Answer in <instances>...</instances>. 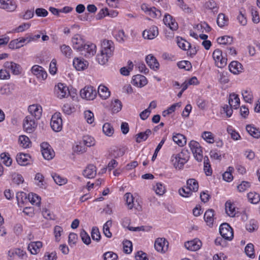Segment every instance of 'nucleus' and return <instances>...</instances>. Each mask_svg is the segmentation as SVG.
<instances>
[{
	"label": "nucleus",
	"mask_w": 260,
	"mask_h": 260,
	"mask_svg": "<svg viewBox=\"0 0 260 260\" xmlns=\"http://www.w3.org/2000/svg\"><path fill=\"white\" fill-rule=\"evenodd\" d=\"M177 66L179 68L183 69L186 71H189L192 67L191 63L186 60L179 61L177 63Z\"/></svg>",
	"instance_id": "nucleus-55"
},
{
	"label": "nucleus",
	"mask_w": 260,
	"mask_h": 260,
	"mask_svg": "<svg viewBox=\"0 0 260 260\" xmlns=\"http://www.w3.org/2000/svg\"><path fill=\"white\" fill-rule=\"evenodd\" d=\"M82 98L87 100H93L96 95V91L92 86H86L80 92Z\"/></svg>",
	"instance_id": "nucleus-6"
},
{
	"label": "nucleus",
	"mask_w": 260,
	"mask_h": 260,
	"mask_svg": "<svg viewBox=\"0 0 260 260\" xmlns=\"http://www.w3.org/2000/svg\"><path fill=\"white\" fill-rule=\"evenodd\" d=\"M184 246L186 249L190 251H197L200 249L202 246L201 241L197 239L187 241L185 243Z\"/></svg>",
	"instance_id": "nucleus-17"
},
{
	"label": "nucleus",
	"mask_w": 260,
	"mask_h": 260,
	"mask_svg": "<svg viewBox=\"0 0 260 260\" xmlns=\"http://www.w3.org/2000/svg\"><path fill=\"white\" fill-rule=\"evenodd\" d=\"M158 34L157 27L155 26H152L149 29L143 31V37L144 39L151 40L157 36Z\"/></svg>",
	"instance_id": "nucleus-16"
},
{
	"label": "nucleus",
	"mask_w": 260,
	"mask_h": 260,
	"mask_svg": "<svg viewBox=\"0 0 260 260\" xmlns=\"http://www.w3.org/2000/svg\"><path fill=\"white\" fill-rule=\"evenodd\" d=\"M112 225V221H107L103 226V232L105 236L108 238H111L112 237V233L109 230V226Z\"/></svg>",
	"instance_id": "nucleus-51"
},
{
	"label": "nucleus",
	"mask_w": 260,
	"mask_h": 260,
	"mask_svg": "<svg viewBox=\"0 0 260 260\" xmlns=\"http://www.w3.org/2000/svg\"><path fill=\"white\" fill-rule=\"evenodd\" d=\"M5 67L11 71L12 73L14 75H18L21 73V66L13 62H6L5 63Z\"/></svg>",
	"instance_id": "nucleus-24"
},
{
	"label": "nucleus",
	"mask_w": 260,
	"mask_h": 260,
	"mask_svg": "<svg viewBox=\"0 0 260 260\" xmlns=\"http://www.w3.org/2000/svg\"><path fill=\"white\" fill-rule=\"evenodd\" d=\"M163 20L165 25L168 26L172 30H175L178 28V23L170 15L165 14Z\"/></svg>",
	"instance_id": "nucleus-21"
},
{
	"label": "nucleus",
	"mask_w": 260,
	"mask_h": 260,
	"mask_svg": "<svg viewBox=\"0 0 260 260\" xmlns=\"http://www.w3.org/2000/svg\"><path fill=\"white\" fill-rule=\"evenodd\" d=\"M42 154L44 158L47 160H50L54 156V152L51 148L42 150Z\"/></svg>",
	"instance_id": "nucleus-47"
},
{
	"label": "nucleus",
	"mask_w": 260,
	"mask_h": 260,
	"mask_svg": "<svg viewBox=\"0 0 260 260\" xmlns=\"http://www.w3.org/2000/svg\"><path fill=\"white\" fill-rule=\"evenodd\" d=\"M32 73L37 76L38 78L45 80L47 77V73L43 70V68L39 66H34L31 68Z\"/></svg>",
	"instance_id": "nucleus-20"
},
{
	"label": "nucleus",
	"mask_w": 260,
	"mask_h": 260,
	"mask_svg": "<svg viewBox=\"0 0 260 260\" xmlns=\"http://www.w3.org/2000/svg\"><path fill=\"white\" fill-rule=\"evenodd\" d=\"M246 230L250 232H252L258 229L257 222L255 220H250L248 223L246 224Z\"/></svg>",
	"instance_id": "nucleus-46"
},
{
	"label": "nucleus",
	"mask_w": 260,
	"mask_h": 260,
	"mask_svg": "<svg viewBox=\"0 0 260 260\" xmlns=\"http://www.w3.org/2000/svg\"><path fill=\"white\" fill-rule=\"evenodd\" d=\"M234 171V168L229 167L226 171H225L222 175V178L226 182H231L233 179V176L232 172Z\"/></svg>",
	"instance_id": "nucleus-38"
},
{
	"label": "nucleus",
	"mask_w": 260,
	"mask_h": 260,
	"mask_svg": "<svg viewBox=\"0 0 260 260\" xmlns=\"http://www.w3.org/2000/svg\"><path fill=\"white\" fill-rule=\"evenodd\" d=\"M37 126L35 119L32 116H26L23 120V126L24 129L27 133L34 132Z\"/></svg>",
	"instance_id": "nucleus-7"
},
{
	"label": "nucleus",
	"mask_w": 260,
	"mask_h": 260,
	"mask_svg": "<svg viewBox=\"0 0 260 260\" xmlns=\"http://www.w3.org/2000/svg\"><path fill=\"white\" fill-rule=\"evenodd\" d=\"M245 251L249 257L253 258L254 257V245L252 243H249L246 246Z\"/></svg>",
	"instance_id": "nucleus-50"
},
{
	"label": "nucleus",
	"mask_w": 260,
	"mask_h": 260,
	"mask_svg": "<svg viewBox=\"0 0 260 260\" xmlns=\"http://www.w3.org/2000/svg\"><path fill=\"white\" fill-rule=\"evenodd\" d=\"M233 41V38L232 37L228 36H222L217 39V42L220 44H231Z\"/></svg>",
	"instance_id": "nucleus-44"
},
{
	"label": "nucleus",
	"mask_w": 260,
	"mask_h": 260,
	"mask_svg": "<svg viewBox=\"0 0 260 260\" xmlns=\"http://www.w3.org/2000/svg\"><path fill=\"white\" fill-rule=\"evenodd\" d=\"M249 201L252 204H257L260 201V196L256 192H249L247 194Z\"/></svg>",
	"instance_id": "nucleus-43"
},
{
	"label": "nucleus",
	"mask_w": 260,
	"mask_h": 260,
	"mask_svg": "<svg viewBox=\"0 0 260 260\" xmlns=\"http://www.w3.org/2000/svg\"><path fill=\"white\" fill-rule=\"evenodd\" d=\"M187 160L188 156H185V152L183 151L178 154L173 155L171 157L172 164L176 169H181Z\"/></svg>",
	"instance_id": "nucleus-1"
},
{
	"label": "nucleus",
	"mask_w": 260,
	"mask_h": 260,
	"mask_svg": "<svg viewBox=\"0 0 260 260\" xmlns=\"http://www.w3.org/2000/svg\"><path fill=\"white\" fill-rule=\"evenodd\" d=\"M205 6L206 8L212 10L214 13L218 11L217 4L214 0H209L206 3Z\"/></svg>",
	"instance_id": "nucleus-56"
},
{
	"label": "nucleus",
	"mask_w": 260,
	"mask_h": 260,
	"mask_svg": "<svg viewBox=\"0 0 260 260\" xmlns=\"http://www.w3.org/2000/svg\"><path fill=\"white\" fill-rule=\"evenodd\" d=\"M168 247V242L165 238H157L154 243V247L155 249L161 252H165Z\"/></svg>",
	"instance_id": "nucleus-12"
},
{
	"label": "nucleus",
	"mask_w": 260,
	"mask_h": 260,
	"mask_svg": "<svg viewBox=\"0 0 260 260\" xmlns=\"http://www.w3.org/2000/svg\"><path fill=\"white\" fill-rule=\"evenodd\" d=\"M42 247V243L41 242H32L28 244L27 249L31 254H36L39 252L40 249Z\"/></svg>",
	"instance_id": "nucleus-25"
},
{
	"label": "nucleus",
	"mask_w": 260,
	"mask_h": 260,
	"mask_svg": "<svg viewBox=\"0 0 260 260\" xmlns=\"http://www.w3.org/2000/svg\"><path fill=\"white\" fill-rule=\"evenodd\" d=\"M123 251L126 254H129L132 252L133 249V245L131 241L125 240L123 243Z\"/></svg>",
	"instance_id": "nucleus-53"
},
{
	"label": "nucleus",
	"mask_w": 260,
	"mask_h": 260,
	"mask_svg": "<svg viewBox=\"0 0 260 260\" xmlns=\"http://www.w3.org/2000/svg\"><path fill=\"white\" fill-rule=\"evenodd\" d=\"M52 177L55 182L59 185L65 184L67 182V180L66 179L62 178L56 174H52Z\"/></svg>",
	"instance_id": "nucleus-57"
},
{
	"label": "nucleus",
	"mask_w": 260,
	"mask_h": 260,
	"mask_svg": "<svg viewBox=\"0 0 260 260\" xmlns=\"http://www.w3.org/2000/svg\"><path fill=\"white\" fill-rule=\"evenodd\" d=\"M174 142L179 146H183L186 143L185 137L180 134H177L173 137Z\"/></svg>",
	"instance_id": "nucleus-32"
},
{
	"label": "nucleus",
	"mask_w": 260,
	"mask_h": 260,
	"mask_svg": "<svg viewBox=\"0 0 260 260\" xmlns=\"http://www.w3.org/2000/svg\"><path fill=\"white\" fill-rule=\"evenodd\" d=\"M246 129L247 132L253 137L257 139L260 138V131L258 129L251 125H247Z\"/></svg>",
	"instance_id": "nucleus-33"
},
{
	"label": "nucleus",
	"mask_w": 260,
	"mask_h": 260,
	"mask_svg": "<svg viewBox=\"0 0 260 260\" xmlns=\"http://www.w3.org/2000/svg\"><path fill=\"white\" fill-rule=\"evenodd\" d=\"M229 19L223 13L218 14L217 18V23L218 25L222 27L228 24Z\"/></svg>",
	"instance_id": "nucleus-35"
},
{
	"label": "nucleus",
	"mask_w": 260,
	"mask_h": 260,
	"mask_svg": "<svg viewBox=\"0 0 260 260\" xmlns=\"http://www.w3.org/2000/svg\"><path fill=\"white\" fill-rule=\"evenodd\" d=\"M225 211L228 215L231 217H234L235 215V209L234 205L230 202H226L225 203Z\"/></svg>",
	"instance_id": "nucleus-42"
},
{
	"label": "nucleus",
	"mask_w": 260,
	"mask_h": 260,
	"mask_svg": "<svg viewBox=\"0 0 260 260\" xmlns=\"http://www.w3.org/2000/svg\"><path fill=\"white\" fill-rule=\"evenodd\" d=\"M34 15V11L33 10H27L23 14H19V17L22 18L24 20H28L33 17Z\"/></svg>",
	"instance_id": "nucleus-61"
},
{
	"label": "nucleus",
	"mask_w": 260,
	"mask_h": 260,
	"mask_svg": "<svg viewBox=\"0 0 260 260\" xmlns=\"http://www.w3.org/2000/svg\"><path fill=\"white\" fill-rule=\"evenodd\" d=\"M202 138L208 143H212L214 142L213 134L210 132H204L202 134Z\"/></svg>",
	"instance_id": "nucleus-63"
},
{
	"label": "nucleus",
	"mask_w": 260,
	"mask_h": 260,
	"mask_svg": "<svg viewBox=\"0 0 260 260\" xmlns=\"http://www.w3.org/2000/svg\"><path fill=\"white\" fill-rule=\"evenodd\" d=\"M62 109L64 114L70 115L74 111L75 108L69 104H66L63 106Z\"/></svg>",
	"instance_id": "nucleus-64"
},
{
	"label": "nucleus",
	"mask_w": 260,
	"mask_h": 260,
	"mask_svg": "<svg viewBox=\"0 0 260 260\" xmlns=\"http://www.w3.org/2000/svg\"><path fill=\"white\" fill-rule=\"evenodd\" d=\"M17 8L16 2L14 0H0V8L12 12Z\"/></svg>",
	"instance_id": "nucleus-13"
},
{
	"label": "nucleus",
	"mask_w": 260,
	"mask_h": 260,
	"mask_svg": "<svg viewBox=\"0 0 260 260\" xmlns=\"http://www.w3.org/2000/svg\"><path fill=\"white\" fill-rule=\"evenodd\" d=\"M214 212L213 209L207 210L204 214V218L207 225L212 226L214 221Z\"/></svg>",
	"instance_id": "nucleus-28"
},
{
	"label": "nucleus",
	"mask_w": 260,
	"mask_h": 260,
	"mask_svg": "<svg viewBox=\"0 0 260 260\" xmlns=\"http://www.w3.org/2000/svg\"><path fill=\"white\" fill-rule=\"evenodd\" d=\"M151 131L147 129L145 132H141L136 135V141L137 143H140L142 141H145L148 137L151 134Z\"/></svg>",
	"instance_id": "nucleus-31"
},
{
	"label": "nucleus",
	"mask_w": 260,
	"mask_h": 260,
	"mask_svg": "<svg viewBox=\"0 0 260 260\" xmlns=\"http://www.w3.org/2000/svg\"><path fill=\"white\" fill-rule=\"evenodd\" d=\"M0 157L3 160V163L6 166L9 167L11 165L12 162V159L10 157V155L8 153H2L0 155Z\"/></svg>",
	"instance_id": "nucleus-45"
},
{
	"label": "nucleus",
	"mask_w": 260,
	"mask_h": 260,
	"mask_svg": "<svg viewBox=\"0 0 260 260\" xmlns=\"http://www.w3.org/2000/svg\"><path fill=\"white\" fill-rule=\"evenodd\" d=\"M82 144L87 147H90L94 144V139L91 136H85L83 137Z\"/></svg>",
	"instance_id": "nucleus-54"
},
{
	"label": "nucleus",
	"mask_w": 260,
	"mask_h": 260,
	"mask_svg": "<svg viewBox=\"0 0 260 260\" xmlns=\"http://www.w3.org/2000/svg\"><path fill=\"white\" fill-rule=\"evenodd\" d=\"M145 60L150 69L154 71H157L159 69V64L156 58L152 54L146 56Z\"/></svg>",
	"instance_id": "nucleus-19"
},
{
	"label": "nucleus",
	"mask_w": 260,
	"mask_h": 260,
	"mask_svg": "<svg viewBox=\"0 0 260 260\" xmlns=\"http://www.w3.org/2000/svg\"><path fill=\"white\" fill-rule=\"evenodd\" d=\"M16 199L18 205L20 204H24V203L28 199L26 193L24 192H18L16 194Z\"/></svg>",
	"instance_id": "nucleus-52"
},
{
	"label": "nucleus",
	"mask_w": 260,
	"mask_h": 260,
	"mask_svg": "<svg viewBox=\"0 0 260 260\" xmlns=\"http://www.w3.org/2000/svg\"><path fill=\"white\" fill-rule=\"evenodd\" d=\"M98 15H100V16H99V18H102L106 16H109L111 17H115L117 16L118 12L115 10H109L108 8H105L102 9Z\"/></svg>",
	"instance_id": "nucleus-29"
},
{
	"label": "nucleus",
	"mask_w": 260,
	"mask_h": 260,
	"mask_svg": "<svg viewBox=\"0 0 260 260\" xmlns=\"http://www.w3.org/2000/svg\"><path fill=\"white\" fill-rule=\"evenodd\" d=\"M96 174V168L93 165H88L83 172V176L89 179L94 178Z\"/></svg>",
	"instance_id": "nucleus-22"
},
{
	"label": "nucleus",
	"mask_w": 260,
	"mask_h": 260,
	"mask_svg": "<svg viewBox=\"0 0 260 260\" xmlns=\"http://www.w3.org/2000/svg\"><path fill=\"white\" fill-rule=\"evenodd\" d=\"M103 133L107 136L110 137L114 133V128L109 123H105L103 126Z\"/></svg>",
	"instance_id": "nucleus-40"
},
{
	"label": "nucleus",
	"mask_w": 260,
	"mask_h": 260,
	"mask_svg": "<svg viewBox=\"0 0 260 260\" xmlns=\"http://www.w3.org/2000/svg\"><path fill=\"white\" fill-rule=\"evenodd\" d=\"M80 236L84 243H85L86 245H88L90 243V238L89 236L87 234V233L84 230H82L81 231Z\"/></svg>",
	"instance_id": "nucleus-60"
},
{
	"label": "nucleus",
	"mask_w": 260,
	"mask_h": 260,
	"mask_svg": "<svg viewBox=\"0 0 260 260\" xmlns=\"http://www.w3.org/2000/svg\"><path fill=\"white\" fill-rule=\"evenodd\" d=\"M80 51L82 52V54L87 57L92 56L96 52V46L94 44L88 43H85Z\"/></svg>",
	"instance_id": "nucleus-10"
},
{
	"label": "nucleus",
	"mask_w": 260,
	"mask_h": 260,
	"mask_svg": "<svg viewBox=\"0 0 260 260\" xmlns=\"http://www.w3.org/2000/svg\"><path fill=\"white\" fill-rule=\"evenodd\" d=\"M215 64L219 68H222L226 65L227 58L222 55V53L219 49H215L212 54Z\"/></svg>",
	"instance_id": "nucleus-2"
},
{
	"label": "nucleus",
	"mask_w": 260,
	"mask_h": 260,
	"mask_svg": "<svg viewBox=\"0 0 260 260\" xmlns=\"http://www.w3.org/2000/svg\"><path fill=\"white\" fill-rule=\"evenodd\" d=\"M28 110L30 114L29 116H32V118L38 120L41 118L42 113V108L40 105L37 104L30 105L28 108Z\"/></svg>",
	"instance_id": "nucleus-11"
},
{
	"label": "nucleus",
	"mask_w": 260,
	"mask_h": 260,
	"mask_svg": "<svg viewBox=\"0 0 260 260\" xmlns=\"http://www.w3.org/2000/svg\"><path fill=\"white\" fill-rule=\"evenodd\" d=\"M16 161L21 166H26L31 162V157L28 154L20 153L16 155Z\"/></svg>",
	"instance_id": "nucleus-18"
},
{
	"label": "nucleus",
	"mask_w": 260,
	"mask_h": 260,
	"mask_svg": "<svg viewBox=\"0 0 260 260\" xmlns=\"http://www.w3.org/2000/svg\"><path fill=\"white\" fill-rule=\"evenodd\" d=\"M132 84L138 87H142L147 84V80L144 76L138 74L133 77Z\"/></svg>",
	"instance_id": "nucleus-14"
},
{
	"label": "nucleus",
	"mask_w": 260,
	"mask_h": 260,
	"mask_svg": "<svg viewBox=\"0 0 260 260\" xmlns=\"http://www.w3.org/2000/svg\"><path fill=\"white\" fill-rule=\"evenodd\" d=\"M189 146L193 154L195 159L198 161H201L203 159L202 149L200 144L195 141H191Z\"/></svg>",
	"instance_id": "nucleus-3"
},
{
	"label": "nucleus",
	"mask_w": 260,
	"mask_h": 260,
	"mask_svg": "<svg viewBox=\"0 0 260 260\" xmlns=\"http://www.w3.org/2000/svg\"><path fill=\"white\" fill-rule=\"evenodd\" d=\"M112 110L113 113H117L122 108V104L119 100H115L111 104Z\"/></svg>",
	"instance_id": "nucleus-48"
},
{
	"label": "nucleus",
	"mask_w": 260,
	"mask_h": 260,
	"mask_svg": "<svg viewBox=\"0 0 260 260\" xmlns=\"http://www.w3.org/2000/svg\"><path fill=\"white\" fill-rule=\"evenodd\" d=\"M110 57L111 56H108L107 54L101 51L100 53L96 55V60L100 64L104 65L108 62Z\"/></svg>",
	"instance_id": "nucleus-36"
},
{
	"label": "nucleus",
	"mask_w": 260,
	"mask_h": 260,
	"mask_svg": "<svg viewBox=\"0 0 260 260\" xmlns=\"http://www.w3.org/2000/svg\"><path fill=\"white\" fill-rule=\"evenodd\" d=\"M177 43L180 48L184 50H187V48H191L190 44L181 38H177Z\"/></svg>",
	"instance_id": "nucleus-41"
},
{
	"label": "nucleus",
	"mask_w": 260,
	"mask_h": 260,
	"mask_svg": "<svg viewBox=\"0 0 260 260\" xmlns=\"http://www.w3.org/2000/svg\"><path fill=\"white\" fill-rule=\"evenodd\" d=\"M242 94L244 101L247 103H251L252 101V94L251 92L248 90H245L242 92Z\"/></svg>",
	"instance_id": "nucleus-59"
},
{
	"label": "nucleus",
	"mask_w": 260,
	"mask_h": 260,
	"mask_svg": "<svg viewBox=\"0 0 260 260\" xmlns=\"http://www.w3.org/2000/svg\"><path fill=\"white\" fill-rule=\"evenodd\" d=\"M60 51L67 57H70L72 54V49L69 46L66 45H62L60 46Z\"/></svg>",
	"instance_id": "nucleus-49"
},
{
	"label": "nucleus",
	"mask_w": 260,
	"mask_h": 260,
	"mask_svg": "<svg viewBox=\"0 0 260 260\" xmlns=\"http://www.w3.org/2000/svg\"><path fill=\"white\" fill-rule=\"evenodd\" d=\"M55 91L57 96L60 99L67 98L70 94L68 87L61 83L55 86Z\"/></svg>",
	"instance_id": "nucleus-9"
},
{
	"label": "nucleus",
	"mask_w": 260,
	"mask_h": 260,
	"mask_svg": "<svg viewBox=\"0 0 260 260\" xmlns=\"http://www.w3.org/2000/svg\"><path fill=\"white\" fill-rule=\"evenodd\" d=\"M227 132L231 135V138L234 140H238L240 139V136L238 133L236 132L232 126H229L227 127Z\"/></svg>",
	"instance_id": "nucleus-58"
},
{
	"label": "nucleus",
	"mask_w": 260,
	"mask_h": 260,
	"mask_svg": "<svg viewBox=\"0 0 260 260\" xmlns=\"http://www.w3.org/2000/svg\"><path fill=\"white\" fill-rule=\"evenodd\" d=\"M75 68L78 71L85 69L88 66V62L83 58H75L73 61Z\"/></svg>",
	"instance_id": "nucleus-23"
},
{
	"label": "nucleus",
	"mask_w": 260,
	"mask_h": 260,
	"mask_svg": "<svg viewBox=\"0 0 260 260\" xmlns=\"http://www.w3.org/2000/svg\"><path fill=\"white\" fill-rule=\"evenodd\" d=\"M19 142L20 146L24 148H29L31 144L28 137L24 135L19 136Z\"/></svg>",
	"instance_id": "nucleus-37"
},
{
	"label": "nucleus",
	"mask_w": 260,
	"mask_h": 260,
	"mask_svg": "<svg viewBox=\"0 0 260 260\" xmlns=\"http://www.w3.org/2000/svg\"><path fill=\"white\" fill-rule=\"evenodd\" d=\"M219 233L223 238L231 240L233 237L232 228L227 223H222L219 227Z\"/></svg>",
	"instance_id": "nucleus-4"
},
{
	"label": "nucleus",
	"mask_w": 260,
	"mask_h": 260,
	"mask_svg": "<svg viewBox=\"0 0 260 260\" xmlns=\"http://www.w3.org/2000/svg\"><path fill=\"white\" fill-rule=\"evenodd\" d=\"M73 47L74 49L78 50L80 51L82 49L83 45L85 43V41L83 39V37L78 34L74 36L72 38Z\"/></svg>",
	"instance_id": "nucleus-15"
},
{
	"label": "nucleus",
	"mask_w": 260,
	"mask_h": 260,
	"mask_svg": "<svg viewBox=\"0 0 260 260\" xmlns=\"http://www.w3.org/2000/svg\"><path fill=\"white\" fill-rule=\"evenodd\" d=\"M98 93L100 97L103 99H107L110 95V92L109 89L103 85H100L99 86Z\"/></svg>",
	"instance_id": "nucleus-30"
},
{
	"label": "nucleus",
	"mask_w": 260,
	"mask_h": 260,
	"mask_svg": "<svg viewBox=\"0 0 260 260\" xmlns=\"http://www.w3.org/2000/svg\"><path fill=\"white\" fill-rule=\"evenodd\" d=\"M187 187L190 188L191 191H197L199 188L198 181L194 179H189L186 182Z\"/></svg>",
	"instance_id": "nucleus-34"
},
{
	"label": "nucleus",
	"mask_w": 260,
	"mask_h": 260,
	"mask_svg": "<svg viewBox=\"0 0 260 260\" xmlns=\"http://www.w3.org/2000/svg\"><path fill=\"white\" fill-rule=\"evenodd\" d=\"M240 99L238 95L234 93L230 94L229 99V104L235 109H237L240 105Z\"/></svg>",
	"instance_id": "nucleus-27"
},
{
	"label": "nucleus",
	"mask_w": 260,
	"mask_h": 260,
	"mask_svg": "<svg viewBox=\"0 0 260 260\" xmlns=\"http://www.w3.org/2000/svg\"><path fill=\"white\" fill-rule=\"evenodd\" d=\"M115 49L114 44L113 41L109 40H104L101 43V50L102 52L106 53L108 56H112Z\"/></svg>",
	"instance_id": "nucleus-8"
},
{
	"label": "nucleus",
	"mask_w": 260,
	"mask_h": 260,
	"mask_svg": "<svg viewBox=\"0 0 260 260\" xmlns=\"http://www.w3.org/2000/svg\"><path fill=\"white\" fill-rule=\"evenodd\" d=\"M103 257L105 260H116L118 258L117 254L112 251L105 253Z\"/></svg>",
	"instance_id": "nucleus-62"
},
{
	"label": "nucleus",
	"mask_w": 260,
	"mask_h": 260,
	"mask_svg": "<svg viewBox=\"0 0 260 260\" xmlns=\"http://www.w3.org/2000/svg\"><path fill=\"white\" fill-rule=\"evenodd\" d=\"M242 65L237 61H232L229 66V68L231 72L234 74H237L242 72Z\"/></svg>",
	"instance_id": "nucleus-26"
},
{
	"label": "nucleus",
	"mask_w": 260,
	"mask_h": 260,
	"mask_svg": "<svg viewBox=\"0 0 260 260\" xmlns=\"http://www.w3.org/2000/svg\"><path fill=\"white\" fill-rule=\"evenodd\" d=\"M50 125L52 129L55 132H59L62 129V121L60 113H56L52 115Z\"/></svg>",
	"instance_id": "nucleus-5"
},
{
	"label": "nucleus",
	"mask_w": 260,
	"mask_h": 260,
	"mask_svg": "<svg viewBox=\"0 0 260 260\" xmlns=\"http://www.w3.org/2000/svg\"><path fill=\"white\" fill-rule=\"evenodd\" d=\"M28 200L33 205L39 206L41 203V198L35 193L28 194Z\"/></svg>",
	"instance_id": "nucleus-39"
}]
</instances>
